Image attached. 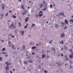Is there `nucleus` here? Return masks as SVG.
Listing matches in <instances>:
<instances>
[{"instance_id":"39","label":"nucleus","mask_w":73,"mask_h":73,"mask_svg":"<svg viewBox=\"0 0 73 73\" xmlns=\"http://www.w3.org/2000/svg\"><path fill=\"white\" fill-rule=\"evenodd\" d=\"M61 24H62V25H64V22H61Z\"/></svg>"},{"instance_id":"57","label":"nucleus","mask_w":73,"mask_h":73,"mask_svg":"<svg viewBox=\"0 0 73 73\" xmlns=\"http://www.w3.org/2000/svg\"><path fill=\"white\" fill-rule=\"evenodd\" d=\"M4 42V40H3L2 41V42Z\"/></svg>"},{"instance_id":"18","label":"nucleus","mask_w":73,"mask_h":73,"mask_svg":"<svg viewBox=\"0 0 73 73\" xmlns=\"http://www.w3.org/2000/svg\"><path fill=\"white\" fill-rule=\"evenodd\" d=\"M19 27H20L21 26V23L20 22H19Z\"/></svg>"},{"instance_id":"62","label":"nucleus","mask_w":73,"mask_h":73,"mask_svg":"<svg viewBox=\"0 0 73 73\" xmlns=\"http://www.w3.org/2000/svg\"><path fill=\"white\" fill-rule=\"evenodd\" d=\"M63 48H62V50H63Z\"/></svg>"},{"instance_id":"46","label":"nucleus","mask_w":73,"mask_h":73,"mask_svg":"<svg viewBox=\"0 0 73 73\" xmlns=\"http://www.w3.org/2000/svg\"><path fill=\"white\" fill-rule=\"evenodd\" d=\"M65 58H67V56H66V55H65Z\"/></svg>"},{"instance_id":"26","label":"nucleus","mask_w":73,"mask_h":73,"mask_svg":"<svg viewBox=\"0 0 73 73\" xmlns=\"http://www.w3.org/2000/svg\"><path fill=\"white\" fill-rule=\"evenodd\" d=\"M43 2L44 5H45V4H46V2L45 1H43Z\"/></svg>"},{"instance_id":"15","label":"nucleus","mask_w":73,"mask_h":73,"mask_svg":"<svg viewBox=\"0 0 73 73\" xmlns=\"http://www.w3.org/2000/svg\"><path fill=\"white\" fill-rule=\"evenodd\" d=\"M24 63L26 65H27V64H28V63H27V61H25V62H24Z\"/></svg>"},{"instance_id":"24","label":"nucleus","mask_w":73,"mask_h":73,"mask_svg":"<svg viewBox=\"0 0 73 73\" xmlns=\"http://www.w3.org/2000/svg\"><path fill=\"white\" fill-rule=\"evenodd\" d=\"M0 61L2 62V58L1 57H0Z\"/></svg>"},{"instance_id":"55","label":"nucleus","mask_w":73,"mask_h":73,"mask_svg":"<svg viewBox=\"0 0 73 73\" xmlns=\"http://www.w3.org/2000/svg\"><path fill=\"white\" fill-rule=\"evenodd\" d=\"M23 49H25V47H24V46L23 47Z\"/></svg>"},{"instance_id":"63","label":"nucleus","mask_w":73,"mask_h":73,"mask_svg":"<svg viewBox=\"0 0 73 73\" xmlns=\"http://www.w3.org/2000/svg\"><path fill=\"white\" fill-rule=\"evenodd\" d=\"M11 26L12 27L13 26V25H11Z\"/></svg>"},{"instance_id":"2","label":"nucleus","mask_w":73,"mask_h":73,"mask_svg":"<svg viewBox=\"0 0 73 73\" xmlns=\"http://www.w3.org/2000/svg\"><path fill=\"white\" fill-rule=\"evenodd\" d=\"M39 13V16H40V17H41L42 16V15H43V12H42V11H40Z\"/></svg>"},{"instance_id":"28","label":"nucleus","mask_w":73,"mask_h":73,"mask_svg":"<svg viewBox=\"0 0 73 73\" xmlns=\"http://www.w3.org/2000/svg\"><path fill=\"white\" fill-rule=\"evenodd\" d=\"M48 71H47L46 72V70H45L44 71V73H48Z\"/></svg>"},{"instance_id":"35","label":"nucleus","mask_w":73,"mask_h":73,"mask_svg":"<svg viewBox=\"0 0 73 73\" xmlns=\"http://www.w3.org/2000/svg\"><path fill=\"white\" fill-rule=\"evenodd\" d=\"M11 40V38H10V37H9V38H8V40Z\"/></svg>"},{"instance_id":"14","label":"nucleus","mask_w":73,"mask_h":73,"mask_svg":"<svg viewBox=\"0 0 73 73\" xmlns=\"http://www.w3.org/2000/svg\"><path fill=\"white\" fill-rule=\"evenodd\" d=\"M36 46H33L32 47V49H36Z\"/></svg>"},{"instance_id":"30","label":"nucleus","mask_w":73,"mask_h":73,"mask_svg":"<svg viewBox=\"0 0 73 73\" xmlns=\"http://www.w3.org/2000/svg\"><path fill=\"white\" fill-rule=\"evenodd\" d=\"M36 18H38V15H37V14H36Z\"/></svg>"},{"instance_id":"27","label":"nucleus","mask_w":73,"mask_h":73,"mask_svg":"<svg viewBox=\"0 0 73 73\" xmlns=\"http://www.w3.org/2000/svg\"><path fill=\"white\" fill-rule=\"evenodd\" d=\"M52 50L54 51V53H55L56 51H55V48H53L52 49Z\"/></svg>"},{"instance_id":"41","label":"nucleus","mask_w":73,"mask_h":73,"mask_svg":"<svg viewBox=\"0 0 73 73\" xmlns=\"http://www.w3.org/2000/svg\"><path fill=\"white\" fill-rule=\"evenodd\" d=\"M9 28H10V29H11V28H12V26H9Z\"/></svg>"},{"instance_id":"50","label":"nucleus","mask_w":73,"mask_h":73,"mask_svg":"<svg viewBox=\"0 0 73 73\" xmlns=\"http://www.w3.org/2000/svg\"><path fill=\"white\" fill-rule=\"evenodd\" d=\"M70 50L71 52H72V49H70Z\"/></svg>"},{"instance_id":"53","label":"nucleus","mask_w":73,"mask_h":73,"mask_svg":"<svg viewBox=\"0 0 73 73\" xmlns=\"http://www.w3.org/2000/svg\"><path fill=\"white\" fill-rule=\"evenodd\" d=\"M11 37H15V36H12Z\"/></svg>"},{"instance_id":"61","label":"nucleus","mask_w":73,"mask_h":73,"mask_svg":"<svg viewBox=\"0 0 73 73\" xmlns=\"http://www.w3.org/2000/svg\"><path fill=\"white\" fill-rule=\"evenodd\" d=\"M6 73H9V72H7V71H6Z\"/></svg>"},{"instance_id":"20","label":"nucleus","mask_w":73,"mask_h":73,"mask_svg":"<svg viewBox=\"0 0 73 73\" xmlns=\"http://www.w3.org/2000/svg\"><path fill=\"white\" fill-rule=\"evenodd\" d=\"M35 25L34 24H33L32 25V26H31V27L33 28V27H35Z\"/></svg>"},{"instance_id":"19","label":"nucleus","mask_w":73,"mask_h":73,"mask_svg":"<svg viewBox=\"0 0 73 73\" xmlns=\"http://www.w3.org/2000/svg\"><path fill=\"white\" fill-rule=\"evenodd\" d=\"M21 7H22V9H23V10H25V8H24V6L21 5Z\"/></svg>"},{"instance_id":"54","label":"nucleus","mask_w":73,"mask_h":73,"mask_svg":"<svg viewBox=\"0 0 73 73\" xmlns=\"http://www.w3.org/2000/svg\"><path fill=\"white\" fill-rule=\"evenodd\" d=\"M72 53L71 54H72V56H73V52H72Z\"/></svg>"},{"instance_id":"42","label":"nucleus","mask_w":73,"mask_h":73,"mask_svg":"<svg viewBox=\"0 0 73 73\" xmlns=\"http://www.w3.org/2000/svg\"><path fill=\"white\" fill-rule=\"evenodd\" d=\"M32 54H33V55H34V54H35V52H33L32 53Z\"/></svg>"},{"instance_id":"10","label":"nucleus","mask_w":73,"mask_h":73,"mask_svg":"<svg viewBox=\"0 0 73 73\" xmlns=\"http://www.w3.org/2000/svg\"><path fill=\"white\" fill-rule=\"evenodd\" d=\"M64 22L66 24H67L68 25V21H67L66 19H65L64 20Z\"/></svg>"},{"instance_id":"3","label":"nucleus","mask_w":73,"mask_h":73,"mask_svg":"<svg viewBox=\"0 0 73 73\" xmlns=\"http://www.w3.org/2000/svg\"><path fill=\"white\" fill-rule=\"evenodd\" d=\"M56 64L57 65V66H59V67H60V66L61 65V64H60V62H56Z\"/></svg>"},{"instance_id":"25","label":"nucleus","mask_w":73,"mask_h":73,"mask_svg":"<svg viewBox=\"0 0 73 73\" xmlns=\"http://www.w3.org/2000/svg\"><path fill=\"white\" fill-rule=\"evenodd\" d=\"M44 7H47V4L44 5Z\"/></svg>"},{"instance_id":"13","label":"nucleus","mask_w":73,"mask_h":73,"mask_svg":"<svg viewBox=\"0 0 73 73\" xmlns=\"http://www.w3.org/2000/svg\"><path fill=\"white\" fill-rule=\"evenodd\" d=\"M45 57H46V55H45L44 54H42V58H44Z\"/></svg>"},{"instance_id":"21","label":"nucleus","mask_w":73,"mask_h":73,"mask_svg":"<svg viewBox=\"0 0 73 73\" xmlns=\"http://www.w3.org/2000/svg\"><path fill=\"white\" fill-rule=\"evenodd\" d=\"M5 48H3L2 51H5Z\"/></svg>"},{"instance_id":"45","label":"nucleus","mask_w":73,"mask_h":73,"mask_svg":"<svg viewBox=\"0 0 73 73\" xmlns=\"http://www.w3.org/2000/svg\"><path fill=\"white\" fill-rule=\"evenodd\" d=\"M32 43H33V42H31L30 43V44L31 45V44H32Z\"/></svg>"},{"instance_id":"37","label":"nucleus","mask_w":73,"mask_h":73,"mask_svg":"<svg viewBox=\"0 0 73 73\" xmlns=\"http://www.w3.org/2000/svg\"><path fill=\"white\" fill-rule=\"evenodd\" d=\"M47 59H49V56H47Z\"/></svg>"},{"instance_id":"23","label":"nucleus","mask_w":73,"mask_h":73,"mask_svg":"<svg viewBox=\"0 0 73 73\" xmlns=\"http://www.w3.org/2000/svg\"><path fill=\"white\" fill-rule=\"evenodd\" d=\"M68 28H67V26H65L64 28V30H65L66 29H67Z\"/></svg>"},{"instance_id":"5","label":"nucleus","mask_w":73,"mask_h":73,"mask_svg":"<svg viewBox=\"0 0 73 73\" xmlns=\"http://www.w3.org/2000/svg\"><path fill=\"white\" fill-rule=\"evenodd\" d=\"M26 13H27V10H26L25 12H23L22 15L23 16H24V15H25V14H26Z\"/></svg>"},{"instance_id":"64","label":"nucleus","mask_w":73,"mask_h":73,"mask_svg":"<svg viewBox=\"0 0 73 73\" xmlns=\"http://www.w3.org/2000/svg\"><path fill=\"white\" fill-rule=\"evenodd\" d=\"M10 72L11 73H12V71H10Z\"/></svg>"},{"instance_id":"49","label":"nucleus","mask_w":73,"mask_h":73,"mask_svg":"<svg viewBox=\"0 0 73 73\" xmlns=\"http://www.w3.org/2000/svg\"><path fill=\"white\" fill-rule=\"evenodd\" d=\"M61 56H62V57H63L64 56V55H63V54H61Z\"/></svg>"},{"instance_id":"51","label":"nucleus","mask_w":73,"mask_h":73,"mask_svg":"<svg viewBox=\"0 0 73 73\" xmlns=\"http://www.w3.org/2000/svg\"><path fill=\"white\" fill-rule=\"evenodd\" d=\"M28 70H31V69H29Z\"/></svg>"},{"instance_id":"56","label":"nucleus","mask_w":73,"mask_h":73,"mask_svg":"<svg viewBox=\"0 0 73 73\" xmlns=\"http://www.w3.org/2000/svg\"><path fill=\"white\" fill-rule=\"evenodd\" d=\"M44 8L45 9H47V7H44Z\"/></svg>"},{"instance_id":"58","label":"nucleus","mask_w":73,"mask_h":73,"mask_svg":"<svg viewBox=\"0 0 73 73\" xmlns=\"http://www.w3.org/2000/svg\"><path fill=\"white\" fill-rule=\"evenodd\" d=\"M49 43H50V44H51V43H52V42H51L50 41L49 42Z\"/></svg>"},{"instance_id":"12","label":"nucleus","mask_w":73,"mask_h":73,"mask_svg":"<svg viewBox=\"0 0 73 73\" xmlns=\"http://www.w3.org/2000/svg\"><path fill=\"white\" fill-rule=\"evenodd\" d=\"M64 36H65V34H64V33H62L61 35V36L62 37H64Z\"/></svg>"},{"instance_id":"32","label":"nucleus","mask_w":73,"mask_h":73,"mask_svg":"<svg viewBox=\"0 0 73 73\" xmlns=\"http://www.w3.org/2000/svg\"><path fill=\"white\" fill-rule=\"evenodd\" d=\"M50 8H52L53 7V6L52 5H50Z\"/></svg>"},{"instance_id":"36","label":"nucleus","mask_w":73,"mask_h":73,"mask_svg":"<svg viewBox=\"0 0 73 73\" xmlns=\"http://www.w3.org/2000/svg\"><path fill=\"white\" fill-rule=\"evenodd\" d=\"M24 28L25 29H26V28H27V26H25Z\"/></svg>"},{"instance_id":"9","label":"nucleus","mask_w":73,"mask_h":73,"mask_svg":"<svg viewBox=\"0 0 73 73\" xmlns=\"http://www.w3.org/2000/svg\"><path fill=\"white\" fill-rule=\"evenodd\" d=\"M60 15H62L63 16H64V14L63 13H60L59 15H58V16H60Z\"/></svg>"},{"instance_id":"11","label":"nucleus","mask_w":73,"mask_h":73,"mask_svg":"<svg viewBox=\"0 0 73 73\" xmlns=\"http://www.w3.org/2000/svg\"><path fill=\"white\" fill-rule=\"evenodd\" d=\"M55 27L56 28H58V27H59V25L57 24H55Z\"/></svg>"},{"instance_id":"31","label":"nucleus","mask_w":73,"mask_h":73,"mask_svg":"<svg viewBox=\"0 0 73 73\" xmlns=\"http://www.w3.org/2000/svg\"><path fill=\"white\" fill-rule=\"evenodd\" d=\"M71 21H72V23H73V19H71V20H70V22H71Z\"/></svg>"},{"instance_id":"8","label":"nucleus","mask_w":73,"mask_h":73,"mask_svg":"<svg viewBox=\"0 0 73 73\" xmlns=\"http://www.w3.org/2000/svg\"><path fill=\"white\" fill-rule=\"evenodd\" d=\"M64 49H65V50H66V49H68V47L66 46V45H64Z\"/></svg>"},{"instance_id":"60","label":"nucleus","mask_w":73,"mask_h":73,"mask_svg":"<svg viewBox=\"0 0 73 73\" xmlns=\"http://www.w3.org/2000/svg\"><path fill=\"white\" fill-rule=\"evenodd\" d=\"M7 21H8V22H10V20H8Z\"/></svg>"},{"instance_id":"6","label":"nucleus","mask_w":73,"mask_h":73,"mask_svg":"<svg viewBox=\"0 0 73 73\" xmlns=\"http://www.w3.org/2000/svg\"><path fill=\"white\" fill-rule=\"evenodd\" d=\"M22 33V35H24V31H21L20 32V33Z\"/></svg>"},{"instance_id":"40","label":"nucleus","mask_w":73,"mask_h":73,"mask_svg":"<svg viewBox=\"0 0 73 73\" xmlns=\"http://www.w3.org/2000/svg\"><path fill=\"white\" fill-rule=\"evenodd\" d=\"M69 42H70L71 43H72V42H72V41H70V40H69Z\"/></svg>"},{"instance_id":"1","label":"nucleus","mask_w":73,"mask_h":73,"mask_svg":"<svg viewBox=\"0 0 73 73\" xmlns=\"http://www.w3.org/2000/svg\"><path fill=\"white\" fill-rule=\"evenodd\" d=\"M5 64L7 66L5 67V69L7 70L8 69H9V68L8 66V65H9V64L8 62H6Z\"/></svg>"},{"instance_id":"33","label":"nucleus","mask_w":73,"mask_h":73,"mask_svg":"<svg viewBox=\"0 0 73 73\" xmlns=\"http://www.w3.org/2000/svg\"><path fill=\"white\" fill-rule=\"evenodd\" d=\"M9 13H8V12H7V14H6V17H7V16H8V14Z\"/></svg>"},{"instance_id":"59","label":"nucleus","mask_w":73,"mask_h":73,"mask_svg":"<svg viewBox=\"0 0 73 73\" xmlns=\"http://www.w3.org/2000/svg\"><path fill=\"white\" fill-rule=\"evenodd\" d=\"M61 42L62 44H64V42Z\"/></svg>"},{"instance_id":"4","label":"nucleus","mask_w":73,"mask_h":73,"mask_svg":"<svg viewBox=\"0 0 73 73\" xmlns=\"http://www.w3.org/2000/svg\"><path fill=\"white\" fill-rule=\"evenodd\" d=\"M1 7L2 8V10H4V8H5V5H4V4L2 5Z\"/></svg>"},{"instance_id":"7","label":"nucleus","mask_w":73,"mask_h":73,"mask_svg":"<svg viewBox=\"0 0 73 73\" xmlns=\"http://www.w3.org/2000/svg\"><path fill=\"white\" fill-rule=\"evenodd\" d=\"M39 7H40V8H42L43 7V3H41V4H40Z\"/></svg>"},{"instance_id":"17","label":"nucleus","mask_w":73,"mask_h":73,"mask_svg":"<svg viewBox=\"0 0 73 73\" xmlns=\"http://www.w3.org/2000/svg\"><path fill=\"white\" fill-rule=\"evenodd\" d=\"M12 17H13L14 19H16V16H15V15H13V16H12Z\"/></svg>"},{"instance_id":"34","label":"nucleus","mask_w":73,"mask_h":73,"mask_svg":"<svg viewBox=\"0 0 73 73\" xmlns=\"http://www.w3.org/2000/svg\"><path fill=\"white\" fill-rule=\"evenodd\" d=\"M15 46V45H14V44L13 45V46H12V48L13 49L14 48V47Z\"/></svg>"},{"instance_id":"52","label":"nucleus","mask_w":73,"mask_h":73,"mask_svg":"<svg viewBox=\"0 0 73 73\" xmlns=\"http://www.w3.org/2000/svg\"><path fill=\"white\" fill-rule=\"evenodd\" d=\"M2 17H3L4 16V15L3 14L1 15Z\"/></svg>"},{"instance_id":"44","label":"nucleus","mask_w":73,"mask_h":73,"mask_svg":"<svg viewBox=\"0 0 73 73\" xmlns=\"http://www.w3.org/2000/svg\"><path fill=\"white\" fill-rule=\"evenodd\" d=\"M44 11H46V10H45V7H44Z\"/></svg>"},{"instance_id":"48","label":"nucleus","mask_w":73,"mask_h":73,"mask_svg":"<svg viewBox=\"0 0 73 73\" xmlns=\"http://www.w3.org/2000/svg\"><path fill=\"white\" fill-rule=\"evenodd\" d=\"M2 54H5V53L3 52H2Z\"/></svg>"},{"instance_id":"16","label":"nucleus","mask_w":73,"mask_h":73,"mask_svg":"<svg viewBox=\"0 0 73 73\" xmlns=\"http://www.w3.org/2000/svg\"><path fill=\"white\" fill-rule=\"evenodd\" d=\"M25 22H27V21H28V19H27V18H25Z\"/></svg>"},{"instance_id":"22","label":"nucleus","mask_w":73,"mask_h":73,"mask_svg":"<svg viewBox=\"0 0 73 73\" xmlns=\"http://www.w3.org/2000/svg\"><path fill=\"white\" fill-rule=\"evenodd\" d=\"M70 57L71 58H73V56H72V55H70Z\"/></svg>"},{"instance_id":"47","label":"nucleus","mask_w":73,"mask_h":73,"mask_svg":"<svg viewBox=\"0 0 73 73\" xmlns=\"http://www.w3.org/2000/svg\"><path fill=\"white\" fill-rule=\"evenodd\" d=\"M8 44H11V42L9 41V42H8Z\"/></svg>"},{"instance_id":"29","label":"nucleus","mask_w":73,"mask_h":73,"mask_svg":"<svg viewBox=\"0 0 73 73\" xmlns=\"http://www.w3.org/2000/svg\"><path fill=\"white\" fill-rule=\"evenodd\" d=\"M29 62H31V63H32V62H33V61L29 60Z\"/></svg>"},{"instance_id":"43","label":"nucleus","mask_w":73,"mask_h":73,"mask_svg":"<svg viewBox=\"0 0 73 73\" xmlns=\"http://www.w3.org/2000/svg\"><path fill=\"white\" fill-rule=\"evenodd\" d=\"M66 61H68V58H67V59H66Z\"/></svg>"},{"instance_id":"38","label":"nucleus","mask_w":73,"mask_h":73,"mask_svg":"<svg viewBox=\"0 0 73 73\" xmlns=\"http://www.w3.org/2000/svg\"><path fill=\"white\" fill-rule=\"evenodd\" d=\"M28 36L29 37H31V35H29Z\"/></svg>"}]
</instances>
